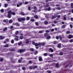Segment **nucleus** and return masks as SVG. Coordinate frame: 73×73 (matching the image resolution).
Returning a JSON list of instances; mask_svg holds the SVG:
<instances>
[{
	"label": "nucleus",
	"mask_w": 73,
	"mask_h": 73,
	"mask_svg": "<svg viewBox=\"0 0 73 73\" xmlns=\"http://www.w3.org/2000/svg\"><path fill=\"white\" fill-rule=\"evenodd\" d=\"M45 45V43L44 42H43L42 43H38V44H36V45H37L38 46H38H40L41 45L42 46H43V45Z\"/></svg>",
	"instance_id": "f257e3e1"
},
{
	"label": "nucleus",
	"mask_w": 73,
	"mask_h": 73,
	"mask_svg": "<svg viewBox=\"0 0 73 73\" xmlns=\"http://www.w3.org/2000/svg\"><path fill=\"white\" fill-rule=\"evenodd\" d=\"M25 51V49H19L18 51V52H19L20 53H22V52H24Z\"/></svg>",
	"instance_id": "f03ea898"
},
{
	"label": "nucleus",
	"mask_w": 73,
	"mask_h": 73,
	"mask_svg": "<svg viewBox=\"0 0 73 73\" xmlns=\"http://www.w3.org/2000/svg\"><path fill=\"white\" fill-rule=\"evenodd\" d=\"M32 43L33 45H35V46H36V49H38V46L37 45L36 46V44H38L35 43L34 42H33Z\"/></svg>",
	"instance_id": "7ed1b4c3"
},
{
	"label": "nucleus",
	"mask_w": 73,
	"mask_h": 73,
	"mask_svg": "<svg viewBox=\"0 0 73 73\" xmlns=\"http://www.w3.org/2000/svg\"><path fill=\"white\" fill-rule=\"evenodd\" d=\"M14 37H16V38H14V39L16 41H18V40H19L18 38H19V36L16 35H14Z\"/></svg>",
	"instance_id": "20e7f679"
},
{
	"label": "nucleus",
	"mask_w": 73,
	"mask_h": 73,
	"mask_svg": "<svg viewBox=\"0 0 73 73\" xmlns=\"http://www.w3.org/2000/svg\"><path fill=\"white\" fill-rule=\"evenodd\" d=\"M50 7H49L48 9H47V8H46L44 9V11H49L50 10Z\"/></svg>",
	"instance_id": "39448f33"
},
{
	"label": "nucleus",
	"mask_w": 73,
	"mask_h": 73,
	"mask_svg": "<svg viewBox=\"0 0 73 73\" xmlns=\"http://www.w3.org/2000/svg\"><path fill=\"white\" fill-rule=\"evenodd\" d=\"M13 25H16V26H19L20 24L17 23H13Z\"/></svg>",
	"instance_id": "423d86ee"
},
{
	"label": "nucleus",
	"mask_w": 73,
	"mask_h": 73,
	"mask_svg": "<svg viewBox=\"0 0 73 73\" xmlns=\"http://www.w3.org/2000/svg\"><path fill=\"white\" fill-rule=\"evenodd\" d=\"M22 4V3H20L19 4H17V7H20V6H21Z\"/></svg>",
	"instance_id": "0eeeda50"
},
{
	"label": "nucleus",
	"mask_w": 73,
	"mask_h": 73,
	"mask_svg": "<svg viewBox=\"0 0 73 73\" xmlns=\"http://www.w3.org/2000/svg\"><path fill=\"white\" fill-rule=\"evenodd\" d=\"M25 43L26 44H29V40L28 39H26L25 40Z\"/></svg>",
	"instance_id": "6e6552de"
},
{
	"label": "nucleus",
	"mask_w": 73,
	"mask_h": 73,
	"mask_svg": "<svg viewBox=\"0 0 73 73\" xmlns=\"http://www.w3.org/2000/svg\"><path fill=\"white\" fill-rule=\"evenodd\" d=\"M34 9H35V10L33 11V12H37V11H36V7H34Z\"/></svg>",
	"instance_id": "1a4fd4ad"
},
{
	"label": "nucleus",
	"mask_w": 73,
	"mask_h": 73,
	"mask_svg": "<svg viewBox=\"0 0 73 73\" xmlns=\"http://www.w3.org/2000/svg\"><path fill=\"white\" fill-rule=\"evenodd\" d=\"M0 38L1 40H3V39L5 38V37L3 36H0Z\"/></svg>",
	"instance_id": "9d476101"
},
{
	"label": "nucleus",
	"mask_w": 73,
	"mask_h": 73,
	"mask_svg": "<svg viewBox=\"0 0 73 73\" xmlns=\"http://www.w3.org/2000/svg\"><path fill=\"white\" fill-rule=\"evenodd\" d=\"M8 22V19H4L3 20V22L4 23H7Z\"/></svg>",
	"instance_id": "9b49d317"
},
{
	"label": "nucleus",
	"mask_w": 73,
	"mask_h": 73,
	"mask_svg": "<svg viewBox=\"0 0 73 73\" xmlns=\"http://www.w3.org/2000/svg\"><path fill=\"white\" fill-rule=\"evenodd\" d=\"M42 60V57L40 56L39 57V60L40 61H41Z\"/></svg>",
	"instance_id": "f8f14e48"
},
{
	"label": "nucleus",
	"mask_w": 73,
	"mask_h": 73,
	"mask_svg": "<svg viewBox=\"0 0 73 73\" xmlns=\"http://www.w3.org/2000/svg\"><path fill=\"white\" fill-rule=\"evenodd\" d=\"M72 37H73V36L71 35H70L68 36V38H69V39H70V38H72Z\"/></svg>",
	"instance_id": "ddd939ff"
},
{
	"label": "nucleus",
	"mask_w": 73,
	"mask_h": 73,
	"mask_svg": "<svg viewBox=\"0 0 73 73\" xmlns=\"http://www.w3.org/2000/svg\"><path fill=\"white\" fill-rule=\"evenodd\" d=\"M49 52H53V50L51 48H50L49 50Z\"/></svg>",
	"instance_id": "4468645a"
},
{
	"label": "nucleus",
	"mask_w": 73,
	"mask_h": 73,
	"mask_svg": "<svg viewBox=\"0 0 73 73\" xmlns=\"http://www.w3.org/2000/svg\"><path fill=\"white\" fill-rule=\"evenodd\" d=\"M25 19H26L24 17L21 18V21H22V20H23V21H25Z\"/></svg>",
	"instance_id": "2eb2a0df"
},
{
	"label": "nucleus",
	"mask_w": 73,
	"mask_h": 73,
	"mask_svg": "<svg viewBox=\"0 0 73 73\" xmlns=\"http://www.w3.org/2000/svg\"><path fill=\"white\" fill-rule=\"evenodd\" d=\"M34 17L35 19H38V16L37 15H35L34 16Z\"/></svg>",
	"instance_id": "dca6fc26"
},
{
	"label": "nucleus",
	"mask_w": 73,
	"mask_h": 73,
	"mask_svg": "<svg viewBox=\"0 0 73 73\" xmlns=\"http://www.w3.org/2000/svg\"><path fill=\"white\" fill-rule=\"evenodd\" d=\"M7 30V27H5L3 29V31L4 32H5V31H6Z\"/></svg>",
	"instance_id": "f3484780"
},
{
	"label": "nucleus",
	"mask_w": 73,
	"mask_h": 73,
	"mask_svg": "<svg viewBox=\"0 0 73 73\" xmlns=\"http://www.w3.org/2000/svg\"><path fill=\"white\" fill-rule=\"evenodd\" d=\"M12 12L11 11H9L8 12V14L10 15H12Z\"/></svg>",
	"instance_id": "a211bd4d"
},
{
	"label": "nucleus",
	"mask_w": 73,
	"mask_h": 73,
	"mask_svg": "<svg viewBox=\"0 0 73 73\" xmlns=\"http://www.w3.org/2000/svg\"><path fill=\"white\" fill-rule=\"evenodd\" d=\"M44 24L45 25H46L48 24V21H45L44 22Z\"/></svg>",
	"instance_id": "6ab92c4d"
},
{
	"label": "nucleus",
	"mask_w": 73,
	"mask_h": 73,
	"mask_svg": "<svg viewBox=\"0 0 73 73\" xmlns=\"http://www.w3.org/2000/svg\"><path fill=\"white\" fill-rule=\"evenodd\" d=\"M13 21H12V20L10 19L9 20V23H12Z\"/></svg>",
	"instance_id": "aec40b11"
},
{
	"label": "nucleus",
	"mask_w": 73,
	"mask_h": 73,
	"mask_svg": "<svg viewBox=\"0 0 73 73\" xmlns=\"http://www.w3.org/2000/svg\"><path fill=\"white\" fill-rule=\"evenodd\" d=\"M50 38H51V37L50 36H48L46 37V39L48 40V39H50Z\"/></svg>",
	"instance_id": "412c9836"
},
{
	"label": "nucleus",
	"mask_w": 73,
	"mask_h": 73,
	"mask_svg": "<svg viewBox=\"0 0 73 73\" xmlns=\"http://www.w3.org/2000/svg\"><path fill=\"white\" fill-rule=\"evenodd\" d=\"M8 46H9V45L8 44L4 46V47L5 48H7V47H8Z\"/></svg>",
	"instance_id": "4be33fe9"
},
{
	"label": "nucleus",
	"mask_w": 73,
	"mask_h": 73,
	"mask_svg": "<svg viewBox=\"0 0 73 73\" xmlns=\"http://www.w3.org/2000/svg\"><path fill=\"white\" fill-rule=\"evenodd\" d=\"M7 17L8 18H11V14H8Z\"/></svg>",
	"instance_id": "5701e85b"
},
{
	"label": "nucleus",
	"mask_w": 73,
	"mask_h": 73,
	"mask_svg": "<svg viewBox=\"0 0 73 73\" xmlns=\"http://www.w3.org/2000/svg\"><path fill=\"white\" fill-rule=\"evenodd\" d=\"M18 21H19V22H21V19L20 18H18Z\"/></svg>",
	"instance_id": "b1692460"
},
{
	"label": "nucleus",
	"mask_w": 73,
	"mask_h": 73,
	"mask_svg": "<svg viewBox=\"0 0 73 73\" xmlns=\"http://www.w3.org/2000/svg\"><path fill=\"white\" fill-rule=\"evenodd\" d=\"M57 47H58V48H60L61 47V44H58L57 46Z\"/></svg>",
	"instance_id": "393cba45"
},
{
	"label": "nucleus",
	"mask_w": 73,
	"mask_h": 73,
	"mask_svg": "<svg viewBox=\"0 0 73 73\" xmlns=\"http://www.w3.org/2000/svg\"><path fill=\"white\" fill-rule=\"evenodd\" d=\"M21 44H22V42H20L18 43V45H21Z\"/></svg>",
	"instance_id": "a878e982"
},
{
	"label": "nucleus",
	"mask_w": 73,
	"mask_h": 73,
	"mask_svg": "<svg viewBox=\"0 0 73 73\" xmlns=\"http://www.w3.org/2000/svg\"><path fill=\"white\" fill-rule=\"evenodd\" d=\"M23 38L24 37H23V36H21L20 37V39H21V40H22V39H23Z\"/></svg>",
	"instance_id": "bb28decb"
},
{
	"label": "nucleus",
	"mask_w": 73,
	"mask_h": 73,
	"mask_svg": "<svg viewBox=\"0 0 73 73\" xmlns=\"http://www.w3.org/2000/svg\"><path fill=\"white\" fill-rule=\"evenodd\" d=\"M47 36H48V33L44 34V36H45V37H47Z\"/></svg>",
	"instance_id": "cd10ccee"
},
{
	"label": "nucleus",
	"mask_w": 73,
	"mask_h": 73,
	"mask_svg": "<svg viewBox=\"0 0 73 73\" xmlns=\"http://www.w3.org/2000/svg\"><path fill=\"white\" fill-rule=\"evenodd\" d=\"M26 19H27V20H29V19H30V18H29V17H27Z\"/></svg>",
	"instance_id": "c85d7f7f"
},
{
	"label": "nucleus",
	"mask_w": 73,
	"mask_h": 73,
	"mask_svg": "<svg viewBox=\"0 0 73 73\" xmlns=\"http://www.w3.org/2000/svg\"><path fill=\"white\" fill-rule=\"evenodd\" d=\"M5 7V8H6V7H7V6H8V4L6 3L4 5Z\"/></svg>",
	"instance_id": "c756f323"
},
{
	"label": "nucleus",
	"mask_w": 73,
	"mask_h": 73,
	"mask_svg": "<svg viewBox=\"0 0 73 73\" xmlns=\"http://www.w3.org/2000/svg\"><path fill=\"white\" fill-rule=\"evenodd\" d=\"M48 55V54L47 53H45L44 54V56H46Z\"/></svg>",
	"instance_id": "7c9ffc66"
},
{
	"label": "nucleus",
	"mask_w": 73,
	"mask_h": 73,
	"mask_svg": "<svg viewBox=\"0 0 73 73\" xmlns=\"http://www.w3.org/2000/svg\"><path fill=\"white\" fill-rule=\"evenodd\" d=\"M11 42L12 44H13L14 43V40H11Z\"/></svg>",
	"instance_id": "2f4dec72"
},
{
	"label": "nucleus",
	"mask_w": 73,
	"mask_h": 73,
	"mask_svg": "<svg viewBox=\"0 0 73 73\" xmlns=\"http://www.w3.org/2000/svg\"><path fill=\"white\" fill-rule=\"evenodd\" d=\"M37 53H38V51H36L35 52V54H36Z\"/></svg>",
	"instance_id": "473e14b6"
},
{
	"label": "nucleus",
	"mask_w": 73,
	"mask_h": 73,
	"mask_svg": "<svg viewBox=\"0 0 73 73\" xmlns=\"http://www.w3.org/2000/svg\"><path fill=\"white\" fill-rule=\"evenodd\" d=\"M55 18V16H53L52 17V19H54Z\"/></svg>",
	"instance_id": "72a5a7b5"
},
{
	"label": "nucleus",
	"mask_w": 73,
	"mask_h": 73,
	"mask_svg": "<svg viewBox=\"0 0 73 73\" xmlns=\"http://www.w3.org/2000/svg\"><path fill=\"white\" fill-rule=\"evenodd\" d=\"M13 15H16V13H14V12H13L12 13V14Z\"/></svg>",
	"instance_id": "f704fd0d"
},
{
	"label": "nucleus",
	"mask_w": 73,
	"mask_h": 73,
	"mask_svg": "<svg viewBox=\"0 0 73 73\" xmlns=\"http://www.w3.org/2000/svg\"><path fill=\"white\" fill-rule=\"evenodd\" d=\"M48 16H49V14H47L46 15V18H47V17H48Z\"/></svg>",
	"instance_id": "c9c22d12"
},
{
	"label": "nucleus",
	"mask_w": 73,
	"mask_h": 73,
	"mask_svg": "<svg viewBox=\"0 0 73 73\" xmlns=\"http://www.w3.org/2000/svg\"><path fill=\"white\" fill-rule=\"evenodd\" d=\"M1 12H4V9H2L0 11Z\"/></svg>",
	"instance_id": "e433bc0d"
},
{
	"label": "nucleus",
	"mask_w": 73,
	"mask_h": 73,
	"mask_svg": "<svg viewBox=\"0 0 73 73\" xmlns=\"http://www.w3.org/2000/svg\"><path fill=\"white\" fill-rule=\"evenodd\" d=\"M37 68V66H33V68H34V69H35V68Z\"/></svg>",
	"instance_id": "4c0bfd02"
},
{
	"label": "nucleus",
	"mask_w": 73,
	"mask_h": 73,
	"mask_svg": "<svg viewBox=\"0 0 73 73\" xmlns=\"http://www.w3.org/2000/svg\"><path fill=\"white\" fill-rule=\"evenodd\" d=\"M62 28H65V25H63L62 26Z\"/></svg>",
	"instance_id": "58836bf2"
},
{
	"label": "nucleus",
	"mask_w": 73,
	"mask_h": 73,
	"mask_svg": "<svg viewBox=\"0 0 73 73\" xmlns=\"http://www.w3.org/2000/svg\"><path fill=\"white\" fill-rule=\"evenodd\" d=\"M44 32V31H40L39 32V33H42Z\"/></svg>",
	"instance_id": "ea45409f"
},
{
	"label": "nucleus",
	"mask_w": 73,
	"mask_h": 73,
	"mask_svg": "<svg viewBox=\"0 0 73 73\" xmlns=\"http://www.w3.org/2000/svg\"><path fill=\"white\" fill-rule=\"evenodd\" d=\"M15 35H17L19 33V31H17L15 32Z\"/></svg>",
	"instance_id": "a19ab883"
},
{
	"label": "nucleus",
	"mask_w": 73,
	"mask_h": 73,
	"mask_svg": "<svg viewBox=\"0 0 73 73\" xmlns=\"http://www.w3.org/2000/svg\"><path fill=\"white\" fill-rule=\"evenodd\" d=\"M18 62L19 63H21V60H18Z\"/></svg>",
	"instance_id": "79ce46f5"
},
{
	"label": "nucleus",
	"mask_w": 73,
	"mask_h": 73,
	"mask_svg": "<svg viewBox=\"0 0 73 73\" xmlns=\"http://www.w3.org/2000/svg\"><path fill=\"white\" fill-rule=\"evenodd\" d=\"M60 55H62V54H63V53H62V52H60Z\"/></svg>",
	"instance_id": "37998d69"
},
{
	"label": "nucleus",
	"mask_w": 73,
	"mask_h": 73,
	"mask_svg": "<svg viewBox=\"0 0 73 73\" xmlns=\"http://www.w3.org/2000/svg\"><path fill=\"white\" fill-rule=\"evenodd\" d=\"M23 70H25V67H23L22 68Z\"/></svg>",
	"instance_id": "c03bdc74"
},
{
	"label": "nucleus",
	"mask_w": 73,
	"mask_h": 73,
	"mask_svg": "<svg viewBox=\"0 0 73 73\" xmlns=\"http://www.w3.org/2000/svg\"><path fill=\"white\" fill-rule=\"evenodd\" d=\"M35 25H38V22H35Z\"/></svg>",
	"instance_id": "a18cd8bd"
},
{
	"label": "nucleus",
	"mask_w": 73,
	"mask_h": 73,
	"mask_svg": "<svg viewBox=\"0 0 73 73\" xmlns=\"http://www.w3.org/2000/svg\"><path fill=\"white\" fill-rule=\"evenodd\" d=\"M66 33L67 34H69V33H70V31H68L66 32Z\"/></svg>",
	"instance_id": "49530a36"
},
{
	"label": "nucleus",
	"mask_w": 73,
	"mask_h": 73,
	"mask_svg": "<svg viewBox=\"0 0 73 73\" xmlns=\"http://www.w3.org/2000/svg\"><path fill=\"white\" fill-rule=\"evenodd\" d=\"M30 50L32 51H34V49L33 48H31L30 49Z\"/></svg>",
	"instance_id": "de8ad7c7"
},
{
	"label": "nucleus",
	"mask_w": 73,
	"mask_h": 73,
	"mask_svg": "<svg viewBox=\"0 0 73 73\" xmlns=\"http://www.w3.org/2000/svg\"><path fill=\"white\" fill-rule=\"evenodd\" d=\"M46 72L48 73H51V71H50L48 70Z\"/></svg>",
	"instance_id": "09e8293b"
},
{
	"label": "nucleus",
	"mask_w": 73,
	"mask_h": 73,
	"mask_svg": "<svg viewBox=\"0 0 73 73\" xmlns=\"http://www.w3.org/2000/svg\"><path fill=\"white\" fill-rule=\"evenodd\" d=\"M31 21H33V22L35 21V20H34L33 19H31Z\"/></svg>",
	"instance_id": "8fccbe9b"
},
{
	"label": "nucleus",
	"mask_w": 73,
	"mask_h": 73,
	"mask_svg": "<svg viewBox=\"0 0 73 73\" xmlns=\"http://www.w3.org/2000/svg\"><path fill=\"white\" fill-rule=\"evenodd\" d=\"M73 41V39H71L70 40V42H72Z\"/></svg>",
	"instance_id": "3c124183"
},
{
	"label": "nucleus",
	"mask_w": 73,
	"mask_h": 73,
	"mask_svg": "<svg viewBox=\"0 0 73 73\" xmlns=\"http://www.w3.org/2000/svg\"><path fill=\"white\" fill-rule=\"evenodd\" d=\"M57 42L56 41H54V44H57Z\"/></svg>",
	"instance_id": "603ef678"
},
{
	"label": "nucleus",
	"mask_w": 73,
	"mask_h": 73,
	"mask_svg": "<svg viewBox=\"0 0 73 73\" xmlns=\"http://www.w3.org/2000/svg\"><path fill=\"white\" fill-rule=\"evenodd\" d=\"M58 63H57L56 64V67H57V68L58 67Z\"/></svg>",
	"instance_id": "864d4df0"
},
{
	"label": "nucleus",
	"mask_w": 73,
	"mask_h": 73,
	"mask_svg": "<svg viewBox=\"0 0 73 73\" xmlns=\"http://www.w3.org/2000/svg\"><path fill=\"white\" fill-rule=\"evenodd\" d=\"M71 7H72V8H73V3H71Z\"/></svg>",
	"instance_id": "5fc2aeb1"
},
{
	"label": "nucleus",
	"mask_w": 73,
	"mask_h": 73,
	"mask_svg": "<svg viewBox=\"0 0 73 73\" xmlns=\"http://www.w3.org/2000/svg\"><path fill=\"white\" fill-rule=\"evenodd\" d=\"M49 32V31L48 30H46V33H48V32Z\"/></svg>",
	"instance_id": "6e6d98bb"
},
{
	"label": "nucleus",
	"mask_w": 73,
	"mask_h": 73,
	"mask_svg": "<svg viewBox=\"0 0 73 73\" xmlns=\"http://www.w3.org/2000/svg\"><path fill=\"white\" fill-rule=\"evenodd\" d=\"M28 10L29 11H31V7H28Z\"/></svg>",
	"instance_id": "4d7b16f0"
},
{
	"label": "nucleus",
	"mask_w": 73,
	"mask_h": 73,
	"mask_svg": "<svg viewBox=\"0 0 73 73\" xmlns=\"http://www.w3.org/2000/svg\"><path fill=\"white\" fill-rule=\"evenodd\" d=\"M21 14L23 15H25V14H24V13H23V12L21 13Z\"/></svg>",
	"instance_id": "13d9d810"
},
{
	"label": "nucleus",
	"mask_w": 73,
	"mask_h": 73,
	"mask_svg": "<svg viewBox=\"0 0 73 73\" xmlns=\"http://www.w3.org/2000/svg\"><path fill=\"white\" fill-rule=\"evenodd\" d=\"M54 29H51V32H53V31H54Z\"/></svg>",
	"instance_id": "bf43d9fd"
},
{
	"label": "nucleus",
	"mask_w": 73,
	"mask_h": 73,
	"mask_svg": "<svg viewBox=\"0 0 73 73\" xmlns=\"http://www.w3.org/2000/svg\"><path fill=\"white\" fill-rule=\"evenodd\" d=\"M25 4H28V2H27V1L25 2Z\"/></svg>",
	"instance_id": "052dcab7"
},
{
	"label": "nucleus",
	"mask_w": 73,
	"mask_h": 73,
	"mask_svg": "<svg viewBox=\"0 0 73 73\" xmlns=\"http://www.w3.org/2000/svg\"><path fill=\"white\" fill-rule=\"evenodd\" d=\"M56 9H58V10H60V7H58L56 8Z\"/></svg>",
	"instance_id": "680f3d73"
},
{
	"label": "nucleus",
	"mask_w": 73,
	"mask_h": 73,
	"mask_svg": "<svg viewBox=\"0 0 73 73\" xmlns=\"http://www.w3.org/2000/svg\"><path fill=\"white\" fill-rule=\"evenodd\" d=\"M6 42H8L9 41V39H7L6 40Z\"/></svg>",
	"instance_id": "e2e57ef3"
},
{
	"label": "nucleus",
	"mask_w": 73,
	"mask_h": 73,
	"mask_svg": "<svg viewBox=\"0 0 73 73\" xmlns=\"http://www.w3.org/2000/svg\"><path fill=\"white\" fill-rule=\"evenodd\" d=\"M60 40H62V37H61V36H60Z\"/></svg>",
	"instance_id": "0e129e2a"
},
{
	"label": "nucleus",
	"mask_w": 73,
	"mask_h": 73,
	"mask_svg": "<svg viewBox=\"0 0 73 73\" xmlns=\"http://www.w3.org/2000/svg\"><path fill=\"white\" fill-rule=\"evenodd\" d=\"M29 69H32V66H30L29 67Z\"/></svg>",
	"instance_id": "69168bd1"
},
{
	"label": "nucleus",
	"mask_w": 73,
	"mask_h": 73,
	"mask_svg": "<svg viewBox=\"0 0 73 73\" xmlns=\"http://www.w3.org/2000/svg\"><path fill=\"white\" fill-rule=\"evenodd\" d=\"M53 55L52 54H50V57H53Z\"/></svg>",
	"instance_id": "338daca9"
},
{
	"label": "nucleus",
	"mask_w": 73,
	"mask_h": 73,
	"mask_svg": "<svg viewBox=\"0 0 73 73\" xmlns=\"http://www.w3.org/2000/svg\"><path fill=\"white\" fill-rule=\"evenodd\" d=\"M71 21H73V18H71L70 19Z\"/></svg>",
	"instance_id": "774afa93"
}]
</instances>
